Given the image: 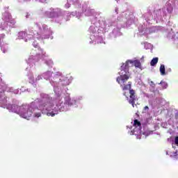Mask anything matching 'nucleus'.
I'll return each mask as SVG.
<instances>
[{
    "instance_id": "nucleus-1",
    "label": "nucleus",
    "mask_w": 178,
    "mask_h": 178,
    "mask_svg": "<svg viewBox=\"0 0 178 178\" xmlns=\"http://www.w3.org/2000/svg\"><path fill=\"white\" fill-rule=\"evenodd\" d=\"M129 63L133 64V60H128L121 66V69L122 70H124V74L122 72L116 79L117 83L120 84L123 91L130 90L131 88V82L129 81V79H130V75H129ZM127 81L129 82L127 83Z\"/></svg>"
},
{
    "instance_id": "nucleus-2",
    "label": "nucleus",
    "mask_w": 178,
    "mask_h": 178,
    "mask_svg": "<svg viewBox=\"0 0 178 178\" xmlns=\"http://www.w3.org/2000/svg\"><path fill=\"white\" fill-rule=\"evenodd\" d=\"M8 108H10L11 111L13 112H15V113H17V112H20L22 116H23L24 119H27V118H30V116H31V111L27 110L26 112H24V111H26L24 108L18 106L17 105H9Z\"/></svg>"
},
{
    "instance_id": "nucleus-3",
    "label": "nucleus",
    "mask_w": 178,
    "mask_h": 178,
    "mask_svg": "<svg viewBox=\"0 0 178 178\" xmlns=\"http://www.w3.org/2000/svg\"><path fill=\"white\" fill-rule=\"evenodd\" d=\"M127 90H129V97H128L127 95H126V92H124V97H126L129 104L132 105L133 108H134L135 106H137V104H136V102L138 101V97L136 93V90L131 89V88Z\"/></svg>"
},
{
    "instance_id": "nucleus-4",
    "label": "nucleus",
    "mask_w": 178,
    "mask_h": 178,
    "mask_svg": "<svg viewBox=\"0 0 178 178\" xmlns=\"http://www.w3.org/2000/svg\"><path fill=\"white\" fill-rule=\"evenodd\" d=\"M158 60H159V58H158V57L154 58L150 62V65L155 66V65L158 63Z\"/></svg>"
},
{
    "instance_id": "nucleus-5",
    "label": "nucleus",
    "mask_w": 178,
    "mask_h": 178,
    "mask_svg": "<svg viewBox=\"0 0 178 178\" xmlns=\"http://www.w3.org/2000/svg\"><path fill=\"white\" fill-rule=\"evenodd\" d=\"M133 63H134L135 67H138L139 69H140L141 63L140 62V60H134Z\"/></svg>"
},
{
    "instance_id": "nucleus-6",
    "label": "nucleus",
    "mask_w": 178,
    "mask_h": 178,
    "mask_svg": "<svg viewBox=\"0 0 178 178\" xmlns=\"http://www.w3.org/2000/svg\"><path fill=\"white\" fill-rule=\"evenodd\" d=\"M160 73H161V76H165V65H161L160 66Z\"/></svg>"
},
{
    "instance_id": "nucleus-7",
    "label": "nucleus",
    "mask_w": 178,
    "mask_h": 178,
    "mask_svg": "<svg viewBox=\"0 0 178 178\" xmlns=\"http://www.w3.org/2000/svg\"><path fill=\"white\" fill-rule=\"evenodd\" d=\"M134 126H135V127H141V122L138 121V120H134Z\"/></svg>"
},
{
    "instance_id": "nucleus-8",
    "label": "nucleus",
    "mask_w": 178,
    "mask_h": 178,
    "mask_svg": "<svg viewBox=\"0 0 178 178\" xmlns=\"http://www.w3.org/2000/svg\"><path fill=\"white\" fill-rule=\"evenodd\" d=\"M159 84H161L163 90H165V88H168V83L165 81H161Z\"/></svg>"
},
{
    "instance_id": "nucleus-9",
    "label": "nucleus",
    "mask_w": 178,
    "mask_h": 178,
    "mask_svg": "<svg viewBox=\"0 0 178 178\" xmlns=\"http://www.w3.org/2000/svg\"><path fill=\"white\" fill-rule=\"evenodd\" d=\"M170 156H172V158H175V159H177L178 158V154H177V152H173Z\"/></svg>"
},
{
    "instance_id": "nucleus-10",
    "label": "nucleus",
    "mask_w": 178,
    "mask_h": 178,
    "mask_svg": "<svg viewBox=\"0 0 178 178\" xmlns=\"http://www.w3.org/2000/svg\"><path fill=\"white\" fill-rule=\"evenodd\" d=\"M35 118H40L41 116V113H37L35 114Z\"/></svg>"
},
{
    "instance_id": "nucleus-11",
    "label": "nucleus",
    "mask_w": 178,
    "mask_h": 178,
    "mask_svg": "<svg viewBox=\"0 0 178 178\" xmlns=\"http://www.w3.org/2000/svg\"><path fill=\"white\" fill-rule=\"evenodd\" d=\"M175 143L177 145H178V136L175 137Z\"/></svg>"
},
{
    "instance_id": "nucleus-12",
    "label": "nucleus",
    "mask_w": 178,
    "mask_h": 178,
    "mask_svg": "<svg viewBox=\"0 0 178 178\" xmlns=\"http://www.w3.org/2000/svg\"><path fill=\"white\" fill-rule=\"evenodd\" d=\"M144 109L145 111H148L149 109V107H148V106H145Z\"/></svg>"
},
{
    "instance_id": "nucleus-13",
    "label": "nucleus",
    "mask_w": 178,
    "mask_h": 178,
    "mask_svg": "<svg viewBox=\"0 0 178 178\" xmlns=\"http://www.w3.org/2000/svg\"><path fill=\"white\" fill-rule=\"evenodd\" d=\"M49 115L50 116H54L55 115V113H54V112H51V113H49Z\"/></svg>"
},
{
    "instance_id": "nucleus-14",
    "label": "nucleus",
    "mask_w": 178,
    "mask_h": 178,
    "mask_svg": "<svg viewBox=\"0 0 178 178\" xmlns=\"http://www.w3.org/2000/svg\"><path fill=\"white\" fill-rule=\"evenodd\" d=\"M40 2H45V0H40Z\"/></svg>"
},
{
    "instance_id": "nucleus-15",
    "label": "nucleus",
    "mask_w": 178,
    "mask_h": 178,
    "mask_svg": "<svg viewBox=\"0 0 178 178\" xmlns=\"http://www.w3.org/2000/svg\"><path fill=\"white\" fill-rule=\"evenodd\" d=\"M45 105H47V104H44L41 105V106H45Z\"/></svg>"
},
{
    "instance_id": "nucleus-16",
    "label": "nucleus",
    "mask_w": 178,
    "mask_h": 178,
    "mask_svg": "<svg viewBox=\"0 0 178 178\" xmlns=\"http://www.w3.org/2000/svg\"><path fill=\"white\" fill-rule=\"evenodd\" d=\"M151 84H154V81H150Z\"/></svg>"
}]
</instances>
